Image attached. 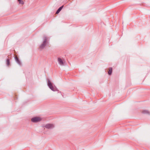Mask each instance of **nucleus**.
I'll list each match as a JSON object with an SVG mask.
<instances>
[{"label":"nucleus","instance_id":"f257e3e1","mask_svg":"<svg viewBox=\"0 0 150 150\" xmlns=\"http://www.w3.org/2000/svg\"><path fill=\"white\" fill-rule=\"evenodd\" d=\"M48 85L50 89L53 91H55V88L53 86L51 82L49 80H48Z\"/></svg>","mask_w":150,"mask_h":150},{"label":"nucleus","instance_id":"f03ea898","mask_svg":"<svg viewBox=\"0 0 150 150\" xmlns=\"http://www.w3.org/2000/svg\"><path fill=\"white\" fill-rule=\"evenodd\" d=\"M41 120V118L38 117H34L31 119V120L32 122H35L40 121Z\"/></svg>","mask_w":150,"mask_h":150},{"label":"nucleus","instance_id":"7ed1b4c3","mask_svg":"<svg viewBox=\"0 0 150 150\" xmlns=\"http://www.w3.org/2000/svg\"><path fill=\"white\" fill-rule=\"evenodd\" d=\"M45 127L48 129H52L54 127V125L52 124H47L45 125Z\"/></svg>","mask_w":150,"mask_h":150},{"label":"nucleus","instance_id":"20e7f679","mask_svg":"<svg viewBox=\"0 0 150 150\" xmlns=\"http://www.w3.org/2000/svg\"><path fill=\"white\" fill-rule=\"evenodd\" d=\"M46 40L45 39L42 44L40 46V48L41 49L43 48L46 45Z\"/></svg>","mask_w":150,"mask_h":150},{"label":"nucleus","instance_id":"39448f33","mask_svg":"<svg viewBox=\"0 0 150 150\" xmlns=\"http://www.w3.org/2000/svg\"><path fill=\"white\" fill-rule=\"evenodd\" d=\"M58 61L59 64L61 65H62L63 64V62L62 60L60 58H58Z\"/></svg>","mask_w":150,"mask_h":150},{"label":"nucleus","instance_id":"423d86ee","mask_svg":"<svg viewBox=\"0 0 150 150\" xmlns=\"http://www.w3.org/2000/svg\"><path fill=\"white\" fill-rule=\"evenodd\" d=\"M63 6H61V7H60L58 9V10H57V11H56V14H58L60 12V11L63 8Z\"/></svg>","mask_w":150,"mask_h":150},{"label":"nucleus","instance_id":"0eeeda50","mask_svg":"<svg viewBox=\"0 0 150 150\" xmlns=\"http://www.w3.org/2000/svg\"><path fill=\"white\" fill-rule=\"evenodd\" d=\"M18 1L20 4L23 5L24 4V2L23 0H18Z\"/></svg>","mask_w":150,"mask_h":150},{"label":"nucleus","instance_id":"6e6552de","mask_svg":"<svg viewBox=\"0 0 150 150\" xmlns=\"http://www.w3.org/2000/svg\"><path fill=\"white\" fill-rule=\"evenodd\" d=\"M112 68H110L109 69V71H108V74L109 75H110L111 74L112 72Z\"/></svg>","mask_w":150,"mask_h":150},{"label":"nucleus","instance_id":"1a4fd4ad","mask_svg":"<svg viewBox=\"0 0 150 150\" xmlns=\"http://www.w3.org/2000/svg\"><path fill=\"white\" fill-rule=\"evenodd\" d=\"M142 112L143 113L145 114V113H149V112L148 111L146 110H143L142 111Z\"/></svg>","mask_w":150,"mask_h":150},{"label":"nucleus","instance_id":"9d476101","mask_svg":"<svg viewBox=\"0 0 150 150\" xmlns=\"http://www.w3.org/2000/svg\"><path fill=\"white\" fill-rule=\"evenodd\" d=\"M7 64L8 66H9V61L8 59L7 60Z\"/></svg>","mask_w":150,"mask_h":150}]
</instances>
